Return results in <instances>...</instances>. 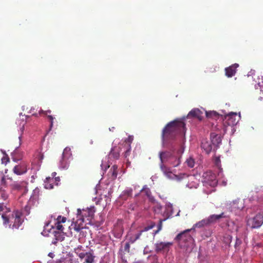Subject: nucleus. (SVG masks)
<instances>
[{
  "label": "nucleus",
  "mask_w": 263,
  "mask_h": 263,
  "mask_svg": "<svg viewBox=\"0 0 263 263\" xmlns=\"http://www.w3.org/2000/svg\"><path fill=\"white\" fill-rule=\"evenodd\" d=\"M185 124L182 120H175L169 122L163 128L162 138L164 142L174 140L178 134H184Z\"/></svg>",
  "instance_id": "1"
},
{
  "label": "nucleus",
  "mask_w": 263,
  "mask_h": 263,
  "mask_svg": "<svg viewBox=\"0 0 263 263\" xmlns=\"http://www.w3.org/2000/svg\"><path fill=\"white\" fill-rule=\"evenodd\" d=\"M184 148L181 147L176 152L173 149L171 151H162L159 153L160 161L165 162L173 167H177L181 163L182 154Z\"/></svg>",
  "instance_id": "2"
},
{
  "label": "nucleus",
  "mask_w": 263,
  "mask_h": 263,
  "mask_svg": "<svg viewBox=\"0 0 263 263\" xmlns=\"http://www.w3.org/2000/svg\"><path fill=\"white\" fill-rule=\"evenodd\" d=\"M192 229H187L178 234L175 239L178 241L181 248H187L194 240L192 236L189 234Z\"/></svg>",
  "instance_id": "3"
},
{
  "label": "nucleus",
  "mask_w": 263,
  "mask_h": 263,
  "mask_svg": "<svg viewBox=\"0 0 263 263\" xmlns=\"http://www.w3.org/2000/svg\"><path fill=\"white\" fill-rule=\"evenodd\" d=\"M263 224V215L257 214L252 218H249L247 221V226L250 229H258Z\"/></svg>",
  "instance_id": "4"
},
{
  "label": "nucleus",
  "mask_w": 263,
  "mask_h": 263,
  "mask_svg": "<svg viewBox=\"0 0 263 263\" xmlns=\"http://www.w3.org/2000/svg\"><path fill=\"white\" fill-rule=\"evenodd\" d=\"M81 210L78 209L77 219L75 221H73L71 224V229H73L76 232H79L81 230H83L84 227L83 223L84 222V218L81 216Z\"/></svg>",
  "instance_id": "5"
},
{
  "label": "nucleus",
  "mask_w": 263,
  "mask_h": 263,
  "mask_svg": "<svg viewBox=\"0 0 263 263\" xmlns=\"http://www.w3.org/2000/svg\"><path fill=\"white\" fill-rule=\"evenodd\" d=\"M173 245L172 242L158 241L155 244V251L157 253L168 252Z\"/></svg>",
  "instance_id": "6"
},
{
  "label": "nucleus",
  "mask_w": 263,
  "mask_h": 263,
  "mask_svg": "<svg viewBox=\"0 0 263 263\" xmlns=\"http://www.w3.org/2000/svg\"><path fill=\"white\" fill-rule=\"evenodd\" d=\"M237 115L235 112H231L224 116L223 119V125L234 126L238 122L239 119H237Z\"/></svg>",
  "instance_id": "7"
},
{
  "label": "nucleus",
  "mask_w": 263,
  "mask_h": 263,
  "mask_svg": "<svg viewBox=\"0 0 263 263\" xmlns=\"http://www.w3.org/2000/svg\"><path fill=\"white\" fill-rule=\"evenodd\" d=\"M155 226V223L153 222L149 226L145 227L143 229L139 231L138 233V234L139 236L140 239L143 240L144 241L146 240L151 235V233L148 232V230L153 229Z\"/></svg>",
  "instance_id": "8"
},
{
  "label": "nucleus",
  "mask_w": 263,
  "mask_h": 263,
  "mask_svg": "<svg viewBox=\"0 0 263 263\" xmlns=\"http://www.w3.org/2000/svg\"><path fill=\"white\" fill-rule=\"evenodd\" d=\"M21 216V214L18 211H15L12 214L11 218L14 219L13 224L11 226L12 229H18L22 224L23 220Z\"/></svg>",
  "instance_id": "9"
},
{
  "label": "nucleus",
  "mask_w": 263,
  "mask_h": 263,
  "mask_svg": "<svg viewBox=\"0 0 263 263\" xmlns=\"http://www.w3.org/2000/svg\"><path fill=\"white\" fill-rule=\"evenodd\" d=\"M27 163L25 162H22L20 164L14 167L13 171L15 174L21 175L27 172Z\"/></svg>",
  "instance_id": "10"
},
{
  "label": "nucleus",
  "mask_w": 263,
  "mask_h": 263,
  "mask_svg": "<svg viewBox=\"0 0 263 263\" xmlns=\"http://www.w3.org/2000/svg\"><path fill=\"white\" fill-rule=\"evenodd\" d=\"M165 162L160 161V168L163 174L169 179H174V174L171 171V168L167 166L165 163Z\"/></svg>",
  "instance_id": "11"
},
{
  "label": "nucleus",
  "mask_w": 263,
  "mask_h": 263,
  "mask_svg": "<svg viewBox=\"0 0 263 263\" xmlns=\"http://www.w3.org/2000/svg\"><path fill=\"white\" fill-rule=\"evenodd\" d=\"M239 66L237 63L232 64L229 67L225 68L226 76L228 78H231L234 76L236 72V69Z\"/></svg>",
  "instance_id": "12"
},
{
  "label": "nucleus",
  "mask_w": 263,
  "mask_h": 263,
  "mask_svg": "<svg viewBox=\"0 0 263 263\" xmlns=\"http://www.w3.org/2000/svg\"><path fill=\"white\" fill-rule=\"evenodd\" d=\"M201 147L206 154H209L212 149V143L207 139H203L201 141Z\"/></svg>",
  "instance_id": "13"
},
{
  "label": "nucleus",
  "mask_w": 263,
  "mask_h": 263,
  "mask_svg": "<svg viewBox=\"0 0 263 263\" xmlns=\"http://www.w3.org/2000/svg\"><path fill=\"white\" fill-rule=\"evenodd\" d=\"M202 114V111H201L199 109L194 108L189 112L187 115V117H195L198 118L199 120H201Z\"/></svg>",
  "instance_id": "14"
},
{
  "label": "nucleus",
  "mask_w": 263,
  "mask_h": 263,
  "mask_svg": "<svg viewBox=\"0 0 263 263\" xmlns=\"http://www.w3.org/2000/svg\"><path fill=\"white\" fill-rule=\"evenodd\" d=\"M94 212L95 211L93 209L83 210L81 211V217H83L84 219L87 218L89 220L93 217Z\"/></svg>",
  "instance_id": "15"
},
{
  "label": "nucleus",
  "mask_w": 263,
  "mask_h": 263,
  "mask_svg": "<svg viewBox=\"0 0 263 263\" xmlns=\"http://www.w3.org/2000/svg\"><path fill=\"white\" fill-rule=\"evenodd\" d=\"M226 216L223 212L219 215L213 214L208 217L210 224L216 222L218 220L222 218H226Z\"/></svg>",
  "instance_id": "16"
},
{
  "label": "nucleus",
  "mask_w": 263,
  "mask_h": 263,
  "mask_svg": "<svg viewBox=\"0 0 263 263\" xmlns=\"http://www.w3.org/2000/svg\"><path fill=\"white\" fill-rule=\"evenodd\" d=\"M209 225L210 223L209 222L208 218H206L195 223L191 229H195L196 228H201Z\"/></svg>",
  "instance_id": "17"
},
{
  "label": "nucleus",
  "mask_w": 263,
  "mask_h": 263,
  "mask_svg": "<svg viewBox=\"0 0 263 263\" xmlns=\"http://www.w3.org/2000/svg\"><path fill=\"white\" fill-rule=\"evenodd\" d=\"M51 111L50 110H46V111H44L42 109H40L39 110V114L40 115L44 114V115H46L47 116V118H48V119L49 120V121L50 122V129L53 126V120L54 119V118L52 116L49 115V114H50L51 113Z\"/></svg>",
  "instance_id": "18"
},
{
  "label": "nucleus",
  "mask_w": 263,
  "mask_h": 263,
  "mask_svg": "<svg viewBox=\"0 0 263 263\" xmlns=\"http://www.w3.org/2000/svg\"><path fill=\"white\" fill-rule=\"evenodd\" d=\"M211 143L217 145L221 143V140L220 136L218 135L215 134V133H212L211 134Z\"/></svg>",
  "instance_id": "19"
},
{
  "label": "nucleus",
  "mask_w": 263,
  "mask_h": 263,
  "mask_svg": "<svg viewBox=\"0 0 263 263\" xmlns=\"http://www.w3.org/2000/svg\"><path fill=\"white\" fill-rule=\"evenodd\" d=\"M133 190L132 189H128L122 192L120 195V197L124 200H127L128 197H132Z\"/></svg>",
  "instance_id": "20"
},
{
  "label": "nucleus",
  "mask_w": 263,
  "mask_h": 263,
  "mask_svg": "<svg viewBox=\"0 0 263 263\" xmlns=\"http://www.w3.org/2000/svg\"><path fill=\"white\" fill-rule=\"evenodd\" d=\"M109 156L110 158H113L115 159H119L120 157V152L119 148L117 147H114L111 149Z\"/></svg>",
  "instance_id": "21"
},
{
  "label": "nucleus",
  "mask_w": 263,
  "mask_h": 263,
  "mask_svg": "<svg viewBox=\"0 0 263 263\" xmlns=\"http://www.w3.org/2000/svg\"><path fill=\"white\" fill-rule=\"evenodd\" d=\"M26 183L25 182H14L12 184L13 189L16 190H21L23 187H25Z\"/></svg>",
  "instance_id": "22"
},
{
  "label": "nucleus",
  "mask_w": 263,
  "mask_h": 263,
  "mask_svg": "<svg viewBox=\"0 0 263 263\" xmlns=\"http://www.w3.org/2000/svg\"><path fill=\"white\" fill-rule=\"evenodd\" d=\"M72 156L71 149L69 147H66L63 152L62 157L65 159H69Z\"/></svg>",
  "instance_id": "23"
},
{
  "label": "nucleus",
  "mask_w": 263,
  "mask_h": 263,
  "mask_svg": "<svg viewBox=\"0 0 263 263\" xmlns=\"http://www.w3.org/2000/svg\"><path fill=\"white\" fill-rule=\"evenodd\" d=\"M67 159L62 157V159L60 162V166L63 169L67 168L69 166V162Z\"/></svg>",
  "instance_id": "24"
},
{
  "label": "nucleus",
  "mask_w": 263,
  "mask_h": 263,
  "mask_svg": "<svg viewBox=\"0 0 263 263\" xmlns=\"http://www.w3.org/2000/svg\"><path fill=\"white\" fill-rule=\"evenodd\" d=\"M85 262L86 263H93L94 262L95 256L90 252H86Z\"/></svg>",
  "instance_id": "25"
},
{
  "label": "nucleus",
  "mask_w": 263,
  "mask_h": 263,
  "mask_svg": "<svg viewBox=\"0 0 263 263\" xmlns=\"http://www.w3.org/2000/svg\"><path fill=\"white\" fill-rule=\"evenodd\" d=\"M52 233L54 234V236L55 237L56 240H58V241L63 240L64 237L63 236V234H62L61 232L57 231H53Z\"/></svg>",
  "instance_id": "26"
},
{
  "label": "nucleus",
  "mask_w": 263,
  "mask_h": 263,
  "mask_svg": "<svg viewBox=\"0 0 263 263\" xmlns=\"http://www.w3.org/2000/svg\"><path fill=\"white\" fill-rule=\"evenodd\" d=\"M203 177L206 179L208 177L209 178L206 180H205L204 181H208L210 180H213L215 177L214 175L211 171H209L204 173L203 175Z\"/></svg>",
  "instance_id": "27"
},
{
  "label": "nucleus",
  "mask_w": 263,
  "mask_h": 263,
  "mask_svg": "<svg viewBox=\"0 0 263 263\" xmlns=\"http://www.w3.org/2000/svg\"><path fill=\"white\" fill-rule=\"evenodd\" d=\"M109 173H111V177L113 179H115L117 176V166L116 165H114L110 168Z\"/></svg>",
  "instance_id": "28"
},
{
  "label": "nucleus",
  "mask_w": 263,
  "mask_h": 263,
  "mask_svg": "<svg viewBox=\"0 0 263 263\" xmlns=\"http://www.w3.org/2000/svg\"><path fill=\"white\" fill-rule=\"evenodd\" d=\"M206 116L208 118H217L219 114L215 111H205Z\"/></svg>",
  "instance_id": "29"
},
{
  "label": "nucleus",
  "mask_w": 263,
  "mask_h": 263,
  "mask_svg": "<svg viewBox=\"0 0 263 263\" xmlns=\"http://www.w3.org/2000/svg\"><path fill=\"white\" fill-rule=\"evenodd\" d=\"M139 236L138 234V233L132 235L129 237L128 241L129 243H134L136 240H139Z\"/></svg>",
  "instance_id": "30"
},
{
  "label": "nucleus",
  "mask_w": 263,
  "mask_h": 263,
  "mask_svg": "<svg viewBox=\"0 0 263 263\" xmlns=\"http://www.w3.org/2000/svg\"><path fill=\"white\" fill-rule=\"evenodd\" d=\"M227 226L228 227H232V230H235L236 231H238L237 227L235 225V223L234 221L232 220H228L227 221L226 223Z\"/></svg>",
  "instance_id": "31"
},
{
  "label": "nucleus",
  "mask_w": 263,
  "mask_h": 263,
  "mask_svg": "<svg viewBox=\"0 0 263 263\" xmlns=\"http://www.w3.org/2000/svg\"><path fill=\"white\" fill-rule=\"evenodd\" d=\"M185 163L189 167L193 168L194 166L195 161L192 158L190 157L186 159L185 161Z\"/></svg>",
  "instance_id": "32"
},
{
  "label": "nucleus",
  "mask_w": 263,
  "mask_h": 263,
  "mask_svg": "<svg viewBox=\"0 0 263 263\" xmlns=\"http://www.w3.org/2000/svg\"><path fill=\"white\" fill-rule=\"evenodd\" d=\"M79 235L78 239L79 242L82 243L83 242V238L86 236V233L84 232L83 230L79 231Z\"/></svg>",
  "instance_id": "33"
},
{
  "label": "nucleus",
  "mask_w": 263,
  "mask_h": 263,
  "mask_svg": "<svg viewBox=\"0 0 263 263\" xmlns=\"http://www.w3.org/2000/svg\"><path fill=\"white\" fill-rule=\"evenodd\" d=\"M7 193L4 190H0V199L3 200H6L8 198Z\"/></svg>",
  "instance_id": "34"
},
{
  "label": "nucleus",
  "mask_w": 263,
  "mask_h": 263,
  "mask_svg": "<svg viewBox=\"0 0 263 263\" xmlns=\"http://www.w3.org/2000/svg\"><path fill=\"white\" fill-rule=\"evenodd\" d=\"M49 223H46L45 226H44V229L43 232H42V235H43L44 236H46L48 235V232H50V231L52 230V228H53V227H51V228H50V230L48 231L47 230V229L49 227Z\"/></svg>",
  "instance_id": "35"
},
{
  "label": "nucleus",
  "mask_w": 263,
  "mask_h": 263,
  "mask_svg": "<svg viewBox=\"0 0 263 263\" xmlns=\"http://www.w3.org/2000/svg\"><path fill=\"white\" fill-rule=\"evenodd\" d=\"M185 176H186V174L185 173L180 174L178 175L174 174V176H173L174 179H175L178 181H180L181 179H182Z\"/></svg>",
  "instance_id": "36"
},
{
  "label": "nucleus",
  "mask_w": 263,
  "mask_h": 263,
  "mask_svg": "<svg viewBox=\"0 0 263 263\" xmlns=\"http://www.w3.org/2000/svg\"><path fill=\"white\" fill-rule=\"evenodd\" d=\"M2 217L3 220V224L4 225H7L9 222V218L6 214H2Z\"/></svg>",
  "instance_id": "37"
},
{
  "label": "nucleus",
  "mask_w": 263,
  "mask_h": 263,
  "mask_svg": "<svg viewBox=\"0 0 263 263\" xmlns=\"http://www.w3.org/2000/svg\"><path fill=\"white\" fill-rule=\"evenodd\" d=\"M36 158L37 159V161L39 163H41L42 160L44 158V155L41 152H37Z\"/></svg>",
  "instance_id": "38"
},
{
  "label": "nucleus",
  "mask_w": 263,
  "mask_h": 263,
  "mask_svg": "<svg viewBox=\"0 0 263 263\" xmlns=\"http://www.w3.org/2000/svg\"><path fill=\"white\" fill-rule=\"evenodd\" d=\"M57 220V222H58V223H65L66 221V218L65 217L61 216H59L58 217Z\"/></svg>",
  "instance_id": "39"
},
{
  "label": "nucleus",
  "mask_w": 263,
  "mask_h": 263,
  "mask_svg": "<svg viewBox=\"0 0 263 263\" xmlns=\"http://www.w3.org/2000/svg\"><path fill=\"white\" fill-rule=\"evenodd\" d=\"M55 226L57 230H59L61 232H63L64 227L62 223L56 222Z\"/></svg>",
  "instance_id": "40"
},
{
  "label": "nucleus",
  "mask_w": 263,
  "mask_h": 263,
  "mask_svg": "<svg viewBox=\"0 0 263 263\" xmlns=\"http://www.w3.org/2000/svg\"><path fill=\"white\" fill-rule=\"evenodd\" d=\"M130 150H131L130 145L129 144L127 145V149L124 154V156L125 158H127L130 155Z\"/></svg>",
  "instance_id": "41"
},
{
  "label": "nucleus",
  "mask_w": 263,
  "mask_h": 263,
  "mask_svg": "<svg viewBox=\"0 0 263 263\" xmlns=\"http://www.w3.org/2000/svg\"><path fill=\"white\" fill-rule=\"evenodd\" d=\"M132 244L131 243H129V242H126L125 243V246L124 247V251H126L127 252H129L130 251V245Z\"/></svg>",
  "instance_id": "42"
},
{
  "label": "nucleus",
  "mask_w": 263,
  "mask_h": 263,
  "mask_svg": "<svg viewBox=\"0 0 263 263\" xmlns=\"http://www.w3.org/2000/svg\"><path fill=\"white\" fill-rule=\"evenodd\" d=\"M142 191H144L145 193V195L149 197L151 195V192L150 191V190L148 189V188H147L146 187L145 189H144V188H143V189L142 190Z\"/></svg>",
  "instance_id": "43"
},
{
  "label": "nucleus",
  "mask_w": 263,
  "mask_h": 263,
  "mask_svg": "<svg viewBox=\"0 0 263 263\" xmlns=\"http://www.w3.org/2000/svg\"><path fill=\"white\" fill-rule=\"evenodd\" d=\"M35 107H31L29 110V113L32 114V116L37 117V114L34 112Z\"/></svg>",
  "instance_id": "44"
},
{
  "label": "nucleus",
  "mask_w": 263,
  "mask_h": 263,
  "mask_svg": "<svg viewBox=\"0 0 263 263\" xmlns=\"http://www.w3.org/2000/svg\"><path fill=\"white\" fill-rule=\"evenodd\" d=\"M133 137L131 136H129L127 139L125 140V142L126 143H128V145H130V144L132 143V142L133 141Z\"/></svg>",
  "instance_id": "45"
},
{
  "label": "nucleus",
  "mask_w": 263,
  "mask_h": 263,
  "mask_svg": "<svg viewBox=\"0 0 263 263\" xmlns=\"http://www.w3.org/2000/svg\"><path fill=\"white\" fill-rule=\"evenodd\" d=\"M164 220H162V219H160L159 220V224L158 225V231H161V230L162 229V222L163 221H164Z\"/></svg>",
  "instance_id": "46"
},
{
  "label": "nucleus",
  "mask_w": 263,
  "mask_h": 263,
  "mask_svg": "<svg viewBox=\"0 0 263 263\" xmlns=\"http://www.w3.org/2000/svg\"><path fill=\"white\" fill-rule=\"evenodd\" d=\"M86 253H81L79 254V256L81 258H83L86 257Z\"/></svg>",
  "instance_id": "47"
},
{
  "label": "nucleus",
  "mask_w": 263,
  "mask_h": 263,
  "mask_svg": "<svg viewBox=\"0 0 263 263\" xmlns=\"http://www.w3.org/2000/svg\"><path fill=\"white\" fill-rule=\"evenodd\" d=\"M2 160L3 162L5 161V162L6 163L9 161V159L8 157H7V158L3 157Z\"/></svg>",
  "instance_id": "48"
},
{
  "label": "nucleus",
  "mask_w": 263,
  "mask_h": 263,
  "mask_svg": "<svg viewBox=\"0 0 263 263\" xmlns=\"http://www.w3.org/2000/svg\"><path fill=\"white\" fill-rule=\"evenodd\" d=\"M45 185L47 189H52L53 187V185L51 183H50L49 185L48 184V183H47Z\"/></svg>",
  "instance_id": "49"
},
{
  "label": "nucleus",
  "mask_w": 263,
  "mask_h": 263,
  "mask_svg": "<svg viewBox=\"0 0 263 263\" xmlns=\"http://www.w3.org/2000/svg\"><path fill=\"white\" fill-rule=\"evenodd\" d=\"M25 211L26 212L27 214H29V207L27 205H26L25 207Z\"/></svg>",
  "instance_id": "50"
},
{
  "label": "nucleus",
  "mask_w": 263,
  "mask_h": 263,
  "mask_svg": "<svg viewBox=\"0 0 263 263\" xmlns=\"http://www.w3.org/2000/svg\"><path fill=\"white\" fill-rule=\"evenodd\" d=\"M4 206L3 205V204L0 203V212L3 211L4 210Z\"/></svg>",
  "instance_id": "51"
},
{
  "label": "nucleus",
  "mask_w": 263,
  "mask_h": 263,
  "mask_svg": "<svg viewBox=\"0 0 263 263\" xmlns=\"http://www.w3.org/2000/svg\"><path fill=\"white\" fill-rule=\"evenodd\" d=\"M46 179H47V180H48L49 182L53 181H54V180L53 178H51H51H49V179H48V178H46Z\"/></svg>",
  "instance_id": "52"
},
{
  "label": "nucleus",
  "mask_w": 263,
  "mask_h": 263,
  "mask_svg": "<svg viewBox=\"0 0 263 263\" xmlns=\"http://www.w3.org/2000/svg\"><path fill=\"white\" fill-rule=\"evenodd\" d=\"M160 231H158V229H157L156 231H155L154 233H153V235H154V236L156 234H157Z\"/></svg>",
  "instance_id": "53"
},
{
  "label": "nucleus",
  "mask_w": 263,
  "mask_h": 263,
  "mask_svg": "<svg viewBox=\"0 0 263 263\" xmlns=\"http://www.w3.org/2000/svg\"><path fill=\"white\" fill-rule=\"evenodd\" d=\"M122 262H123V263H128L126 259H125L124 258H122Z\"/></svg>",
  "instance_id": "54"
},
{
  "label": "nucleus",
  "mask_w": 263,
  "mask_h": 263,
  "mask_svg": "<svg viewBox=\"0 0 263 263\" xmlns=\"http://www.w3.org/2000/svg\"><path fill=\"white\" fill-rule=\"evenodd\" d=\"M115 129V127H112L111 128H109V130L111 131V132H114Z\"/></svg>",
  "instance_id": "55"
},
{
  "label": "nucleus",
  "mask_w": 263,
  "mask_h": 263,
  "mask_svg": "<svg viewBox=\"0 0 263 263\" xmlns=\"http://www.w3.org/2000/svg\"><path fill=\"white\" fill-rule=\"evenodd\" d=\"M13 160H14V161H18V160H20V159H21V158H20V159H16V158H14V157L13 158Z\"/></svg>",
  "instance_id": "56"
},
{
  "label": "nucleus",
  "mask_w": 263,
  "mask_h": 263,
  "mask_svg": "<svg viewBox=\"0 0 263 263\" xmlns=\"http://www.w3.org/2000/svg\"><path fill=\"white\" fill-rule=\"evenodd\" d=\"M54 179L55 180H59V178H55Z\"/></svg>",
  "instance_id": "57"
},
{
  "label": "nucleus",
  "mask_w": 263,
  "mask_h": 263,
  "mask_svg": "<svg viewBox=\"0 0 263 263\" xmlns=\"http://www.w3.org/2000/svg\"><path fill=\"white\" fill-rule=\"evenodd\" d=\"M4 179H4V177H3V178H2V181L4 180Z\"/></svg>",
  "instance_id": "58"
},
{
  "label": "nucleus",
  "mask_w": 263,
  "mask_h": 263,
  "mask_svg": "<svg viewBox=\"0 0 263 263\" xmlns=\"http://www.w3.org/2000/svg\"><path fill=\"white\" fill-rule=\"evenodd\" d=\"M22 129H24V125H23L22 126Z\"/></svg>",
  "instance_id": "59"
},
{
  "label": "nucleus",
  "mask_w": 263,
  "mask_h": 263,
  "mask_svg": "<svg viewBox=\"0 0 263 263\" xmlns=\"http://www.w3.org/2000/svg\"><path fill=\"white\" fill-rule=\"evenodd\" d=\"M79 249V247H78L77 249L76 250H78Z\"/></svg>",
  "instance_id": "60"
}]
</instances>
